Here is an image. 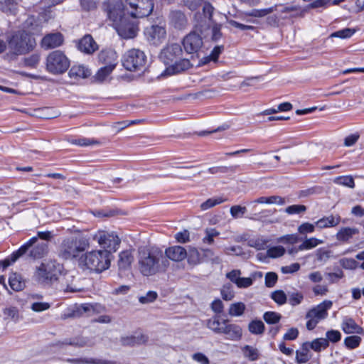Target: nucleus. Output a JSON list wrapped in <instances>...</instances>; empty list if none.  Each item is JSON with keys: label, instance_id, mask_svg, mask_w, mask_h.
I'll return each instance as SVG.
<instances>
[{"label": "nucleus", "instance_id": "6ab92c4d", "mask_svg": "<svg viewBox=\"0 0 364 364\" xmlns=\"http://www.w3.org/2000/svg\"><path fill=\"white\" fill-rule=\"evenodd\" d=\"M226 320L223 322L224 326L223 327L222 333L226 335L227 338L232 341L240 340L242 335V328L238 325L228 324Z\"/></svg>", "mask_w": 364, "mask_h": 364}, {"label": "nucleus", "instance_id": "f8f14e48", "mask_svg": "<svg viewBox=\"0 0 364 364\" xmlns=\"http://www.w3.org/2000/svg\"><path fill=\"white\" fill-rule=\"evenodd\" d=\"M104 6L108 18L113 22V24L122 21V18L126 16L130 15L127 10L128 6L124 5L122 0H108Z\"/></svg>", "mask_w": 364, "mask_h": 364}, {"label": "nucleus", "instance_id": "e433bc0d", "mask_svg": "<svg viewBox=\"0 0 364 364\" xmlns=\"http://www.w3.org/2000/svg\"><path fill=\"white\" fill-rule=\"evenodd\" d=\"M331 255L332 252L325 248H319L315 252L316 260L321 264L326 263L331 257Z\"/></svg>", "mask_w": 364, "mask_h": 364}, {"label": "nucleus", "instance_id": "13d9d810", "mask_svg": "<svg viewBox=\"0 0 364 364\" xmlns=\"http://www.w3.org/2000/svg\"><path fill=\"white\" fill-rule=\"evenodd\" d=\"M326 277L330 284L338 282L340 279L344 277V274L341 269H338L336 272H328L326 274Z\"/></svg>", "mask_w": 364, "mask_h": 364}, {"label": "nucleus", "instance_id": "423d86ee", "mask_svg": "<svg viewBox=\"0 0 364 364\" xmlns=\"http://www.w3.org/2000/svg\"><path fill=\"white\" fill-rule=\"evenodd\" d=\"M35 40L25 31H19L14 35L9 42V46L16 55L24 54L34 47Z\"/></svg>", "mask_w": 364, "mask_h": 364}, {"label": "nucleus", "instance_id": "774afa93", "mask_svg": "<svg viewBox=\"0 0 364 364\" xmlns=\"http://www.w3.org/2000/svg\"><path fill=\"white\" fill-rule=\"evenodd\" d=\"M175 239L179 243H186L190 240V233L187 230L178 232L175 235Z\"/></svg>", "mask_w": 364, "mask_h": 364}, {"label": "nucleus", "instance_id": "f3484780", "mask_svg": "<svg viewBox=\"0 0 364 364\" xmlns=\"http://www.w3.org/2000/svg\"><path fill=\"white\" fill-rule=\"evenodd\" d=\"M193 65L188 59H181L180 60L174 61L171 65L168 66L161 76L171 75L183 71H186L191 68Z\"/></svg>", "mask_w": 364, "mask_h": 364}, {"label": "nucleus", "instance_id": "8fccbe9b", "mask_svg": "<svg viewBox=\"0 0 364 364\" xmlns=\"http://www.w3.org/2000/svg\"><path fill=\"white\" fill-rule=\"evenodd\" d=\"M361 341V338L358 336H350L346 337L344 340V343L350 349L357 348Z\"/></svg>", "mask_w": 364, "mask_h": 364}, {"label": "nucleus", "instance_id": "603ef678", "mask_svg": "<svg viewBox=\"0 0 364 364\" xmlns=\"http://www.w3.org/2000/svg\"><path fill=\"white\" fill-rule=\"evenodd\" d=\"M158 297V294L154 291H149L146 295L139 297L141 304H149L154 301Z\"/></svg>", "mask_w": 364, "mask_h": 364}, {"label": "nucleus", "instance_id": "39448f33", "mask_svg": "<svg viewBox=\"0 0 364 364\" xmlns=\"http://www.w3.org/2000/svg\"><path fill=\"white\" fill-rule=\"evenodd\" d=\"M70 65V60L65 54L59 50L50 52L46 61L48 72L53 75H60L67 71Z\"/></svg>", "mask_w": 364, "mask_h": 364}, {"label": "nucleus", "instance_id": "7ed1b4c3", "mask_svg": "<svg viewBox=\"0 0 364 364\" xmlns=\"http://www.w3.org/2000/svg\"><path fill=\"white\" fill-rule=\"evenodd\" d=\"M90 246V238L86 236L65 239L60 246V256L65 259H73Z\"/></svg>", "mask_w": 364, "mask_h": 364}, {"label": "nucleus", "instance_id": "9b49d317", "mask_svg": "<svg viewBox=\"0 0 364 364\" xmlns=\"http://www.w3.org/2000/svg\"><path fill=\"white\" fill-rule=\"evenodd\" d=\"M92 238L105 249L104 250L109 251V253H111V252H116L121 242L120 238L114 232H109L104 230H99L93 235Z\"/></svg>", "mask_w": 364, "mask_h": 364}, {"label": "nucleus", "instance_id": "ea45409f", "mask_svg": "<svg viewBox=\"0 0 364 364\" xmlns=\"http://www.w3.org/2000/svg\"><path fill=\"white\" fill-rule=\"evenodd\" d=\"M116 65H105L102 67L96 74V79L99 81H103L112 72Z\"/></svg>", "mask_w": 364, "mask_h": 364}, {"label": "nucleus", "instance_id": "e2e57ef3", "mask_svg": "<svg viewBox=\"0 0 364 364\" xmlns=\"http://www.w3.org/2000/svg\"><path fill=\"white\" fill-rule=\"evenodd\" d=\"M304 299V295L300 292H294L289 294V303L294 306L301 303Z\"/></svg>", "mask_w": 364, "mask_h": 364}, {"label": "nucleus", "instance_id": "1a4fd4ad", "mask_svg": "<svg viewBox=\"0 0 364 364\" xmlns=\"http://www.w3.org/2000/svg\"><path fill=\"white\" fill-rule=\"evenodd\" d=\"M146 63V56L139 49H131L124 56L123 65L129 71L141 70L145 68Z\"/></svg>", "mask_w": 364, "mask_h": 364}, {"label": "nucleus", "instance_id": "bf43d9fd", "mask_svg": "<svg viewBox=\"0 0 364 364\" xmlns=\"http://www.w3.org/2000/svg\"><path fill=\"white\" fill-rule=\"evenodd\" d=\"M285 249L282 246H276L267 250V255L269 257L276 258L284 255Z\"/></svg>", "mask_w": 364, "mask_h": 364}, {"label": "nucleus", "instance_id": "6e6d98bb", "mask_svg": "<svg viewBox=\"0 0 364 364\" xmlns=\"http://www.w3.org/2000/svg\"><path fill=\"white\" fill-rule=\"evenodd\" d=\"M341 266L346 269H354L357 267L358 263L353 258H342L339 260Z\"/></svg>", "mask_w": 364, "mask_h": 364}, {"label": "nucleus", "instance_id": "052dcab7", "mask_svg": "<svg viewBox=\"0 0 364 364\" xmlns=\"http://www.w3.org/2000/svg\"><path fill=\"white\" fill-rule=\"evenodd\" d=\"M315 224L304 223L298 227V232L301 235L311 233L315 230Z\"/></svg>", "mask_w": 364, "mask_h": 364}, {"label": "nucleus", "instance_id": "338daca9", "mask_svg": "<svg viewBox=\"0 0 364 364\" xmlns=\"http://www.w3.org/2000/svg\"><path fill=\"white\" fill-rule=\"evenodd\" d=\"M278 279L277 274L274 272H268L265 275V285L267 287H273Z\"/></svg>", "mask_w": 364, "mask_h": 364}, {"label": "nucleus", "instance_id": "9d476101", "mask_svg": "<svg viewBox=\"0 0 364 364\" xmlns=\"http://www.w3.org/2000/svg\"><path fill=\"white\" fill-rule=\"evenodd\" d=\"M203 26L202 24L196 25V30L190 32L183 38L182 45L186 53L193 55L201 49L203 45V38L197 30L202 32Z\"/></svg>", "mask_w": 364, "mask_h": 364}, {"label": "nucleus", "instance_id": "4c0bfd02", "mask_svg": "<svg viewBox=\"0 0 364 364\" xmlns=\"http://www.w3.org/2000/svg\"><path fill=\"white\" fill-rule=\"evenodd\" d=\"M328 341L326 338H320L314 340L311 343V348L316 351L319 352L321 349H325L328 346Z\"/></svg>", "mask_w": 364, "mask_h": 364}, {"label": "nucleus", "instance_id": "473e14b6", "mask_svg": "<svg viewBox=\"0 0 364 364\" xmlns=\"http://www.w3.org/2000/svg\"><path fill=\"white\" fill-rule=\"evenodd\" d=\"M264 324L260 320L252 321L248 325L250 332L255 335H261L264 331Z\"/></svg>", "mask_w": 364, "mask_h": 364}, {"label": "nucleus", "instance_id": "680f3d73", "mask_svg": "<svg viewBox=\"0 0 364 364\" xmlns=\"http://www.w3.org/2000/svg\"><path fill=\"white\" fill-rule=\"evenodd\" d=\"M65 343L80 348L92 345L89 340H87L86 338L82 337L75 338L73 340L70 341L69 343L66 342Z\"/></svg>", "mask_w": 364, "mask_h": 364}, {"label": "nucleus", "instance_id": "bb28decb", "mask_svg": "<svg viewBox=\"0 0 364 364\" xmlns=\"http://www.w3.org/2000/svg\"><path fill=\"white\" fill-rule=\"evenodd\" d=\"M134 261V257L132 253L129 250L122 251L119 255L118 266L120 269H127L130 267L132 262Z\"/></svg>", "mask_w": 364, "mask_h": 364}, {"label": "nucleus", "instance_id": "ddd939ff", "mask_svg": "<svg viewBox=\"0 0 364 364\" xmlns=\"http://www.w3.org/2000/svg\"><path fill=\"white\" fill-rule=\"evenodd\" d=\"M136 18H133L130 15L122 18V21L114 24L118 34L123 38H132L138 32Z\"/></svg>", "mask_w": 364, "mask_h": 364}, {"label": "nucleus", "instance_id": "0e129e2a", "mask_svg": "<svg viewBox=\"0 0 364 364\" xmlns=\"http://www.w3.org/2000/svg\"><path fill=\"white\" fill-rule=\"evenodd\" d=\"M246 211L247 208L240 205H233L230 208V214L235 218L242 217Z\"/></svg>", "mask_w": 364, "mask_h": 364}, {"label": "nucleus", "instance_id": "f704fd0d", "mask_svg": "<svg viewBox=\"0 0 364 364\" xmlns=\"http://www.w3.org/2000/svg\"><path fill=\"white\" fill-rule=\"evenodd\" d=\"M220 325L221 323L218 316H213L207 321V327L215 333H222L223 326H220Z\"/></svg>", "mask_w": 364, "mask_h": 364}, {"label": "nucleus", "instance_id": "c03bdc74", "mask_svg": "<svg viewBox=\"0 0 364 364\" xmlns=\"http://www.w3.org/2000/svg\"><path fill=\"white\" fill-rule=\"evenodd\" d=\"M277 10V6L263 9H253L250 12L249 15L254 17H263Z\"/></svg>", "mask_w": 364, "mask_h": 364}, {"label": "nucleus", "instance_id": "a18cd8bd", "mask_svg": "<svg viewBox=\"0 0 364 364\" xmlns=\"http://www.w3.org/2000/svg\"><path fill=\"white\" fill-rule=\"evenodd\" d=\"M71 143L73 144H76V145H79L81 146H87L100 144V142L97 140H95L94 139L85 138V137L72 140Z\"/></svg>", "mask_w": 364, "mask_h": 364}, {"label": "nucleus", "instance_id": "79ce46f5", "mask_svg": "<svg viewBox=\"0 0 364 364\" xmlns=\"http://www.w3.org/2000/svg\"><path fill=\"white\" fill-rule=\"evenodd\" d=\"M245 309V306L242 302L235 303L230 305L229 314L233 316H241Z\"/></svg>", "mask_w": 364, "mask_h": 364}, {"label": "nucleus", "instance_id": "c9c22d12", "mask_svg": "<svg viewBox=\"0 0 364 364\" xmlns=\"http://www.w3.org/2000/svg\"><path fill=\"white\" fill-rule=\"evenodd\" d=\"M188 262L191 265H196L200 262V255L195 247H191L187 252Z\"/></svg>", "mask_w": 364, "mask_h": 364}, {"label": "nucleus", "instance_id": "72a5a7b5", "mask_svg": "<svg viewBox=\"0 0 364 364\" xmlns=\"http://www.w3.org/2000/svg\"><path fill=\"white\" fill-rule=\"evenodd\" d=\"M244 356L251 361L257 360L259 358V353L256 348L246 345L242 348Z\"/></svg>", "mask_w": 364, "mask_h": 364}, {"label": "nucleus", "instance_id": "412c9836", "mask_svg": "<svg viewBox=\"0 0 364 364\" xmlns=\"http://www.w3.org/2000/svg\"><path fill=\"white\" fill-rule=\"evenodd\" d=\"M77 48L83 53L91 54L98 49V46L90 35H85L79 41Z\"/></svg>", "mask_w": 364, "mask_h": 364}, {"label": "nucleus", "instance_id": "b1692460", "mask_svg": "<svg viewBox=\"0 0 364 364\" xmlns=\"http://www.w3.org/2000/svg\"><path fill=\"white\" fill-rule=\"evenodd\" d=\"M341 222L339 215H331L323 217L315 223V225L320 229L337 226Z\"/></svg>", "mask_w": 364, "mask_h": 364}, {"label": "nucleus", "instance_id": "49530a36", "mask_svg": "<svg viewBox=\"0 0 364 364\" xmlns=\"http://www.w3.org/2000/svg\"><path fill=\"white\" fill-rule=\"evenodd\" d=\"M222 298L225 301H230L234 298L235 294L230 284H224L220 290Z\"/></svg>", "mask_w": 364, "mask_h": 364}, {"label": "nucleus", "instance_id": "864d4df0", "mask_svg": "<svg viewBox=\"0 0 364 364\" xmlns=\"http://www.w3.org/2000/svg\"><path fill=\"white\" fill-rule=\"evenodd\" d=\"M272 299L278 304L282 305L287 302V295L282 290H277L272 294Z\"/></svg>", "mask_w": 364, "mask_h": 364}, {"label": "nucleus", "instance_id": "2f4dec72", "mask_svg": "<svg viewBox=\"0 0 364 364\" xmlns=\"http://www.w3.org/2000/svg\"><path fill=\"white\" fill-rule=\"evenodd\" d=\"M307 343H304L301 350L296 351V360L298 363H306L310 359Z\"/></svg>", "mask_w": 364, "mask_h": 364}, {"label": "nucleus", "instance_id": "2eb2a0df", "mask_svg": "<svg viewBox=\"0 0 364 364\" xmlns=\"http://www.w3.org/2000/svg\"><path fill=\"white\" fill-rule=\"evenodd\" d=\"M182 48L179 44L172 43L165 47L159 55L160 60L166 65H170L182 54Z\"/></svg>", "mask_w": 364, "mask_h": 364}, {"label": "nucleus", "instance_id": "4d7b16f0", "mask_svg": "<svg viewBox=\"0 0 364 364\" xmlns=\"http://www.w3.org/2000/svg\"><path fill=\"white\" fill-rule=\"evenodd\" d=\"M15 0H5L4 3H0V9L6 13H11L16 9Z\"/></svg>", "mask_w": 364, "mask_h": 364}, {"label": "nucleus", "instance_id": "20e7f679", "mask_svg": "<svg viewBox=\"0 0 364 364\" xmlns=\"http://www.w3.org/2000/svg\"><path fill=\"white\" fill-rule=\"evenodd\" d=\"M61 269L59 263L52 260L47 261L37 267L34 277L38 282L50 284L58 279Z\"/></svg>", "mask_w": 364, "mask_h": 364}, {"label": "nucleus", "instance_id": "de8ad7c7", "mask_svg": "<svg viewBox=\"0 0 364 364\" xmlns=\"http://www.w3.org/2000/svg\"><path fill=\"white\" fill-rule=\"evenodd\" d=\"M193 168V166L191 167H181L179 168L176 171V176L181 178H188L193 176H196V175L200 174V171H198L196 173L190 172L188 171L189 168Z\"/></svg>", "mask_w": 364, "mask_h": 364}, {"label": "nucleus", "instance_id": "a878e982", "mask_svg": "<svg viewBox=\"0 0 364 364\" xmlns=\"http://www.w3.org/2000/svg\"><path fill=\"white\" fill-rule=\"evenodd\" d=\"M29 256L36 259L43 257L48 252V243L46 242H36L35 246L28 249Z\"/></svg>", "mask_w": 364, "mask_h": 364}, {"label": "nucleus", "instance_id": "5701e85b", "mask_svg": "<svg viewBox=\"0 0 364 364\" xmlns=\"http://www.w3.org/2000/svg\"><path fill=\"white\" fill-rule=\"evenodd\" d=\"M171 24L177 29H184L188 25V19L186 15L181 11H173L170 14Z\"/></svg>", "mask_w": 364, "mask_h": 364}, {"label": "nucleus", "instance_id": "0eeeda50", "mask_svg": "<svg viewBox=\"0 0 364 364\" xmlns=\"http://www.w3.org/2000/svg\"><path fill=\"white\" fill-rule=\"evenodd\" d=\"M332 305L331 301L325 300L310 309L306 315V318L308 319L306 322L307 329L309 331L313 330L319 321L325 319L328 316V310L331 308Z\"/></svg>", "mask_w": 364, "mask_h": 364}, {"label": "nucleus", "instance_id": "09e8293b", "mask_svg": "<svg viewBox=\"0 0 364 364\" xmlns=\"http://www.w3.org/2000/svg\"><path fill=\"white\" fill-rule=\"evenodd\" d=\"M267 242V240L262 237H258L256 239L250 240L248 242V245L251 247L257 249V250H262L265 249Z\"/></svg>", "mask_w": 364, "mask_h": 364}, {"label": "nucleus", "instance_id": "4be33fe9", "mask_svg": "<svg viewBox=\"0 0 364 364\" xmlns=\"http://www.w3.org/2000/svg\"><path fill=\"white\" fill-rule=\"evenodd\" d=\"M359 233L356 228L344 227L341 228L336 233V240L342 243H348L354 235Z\"/></svg>", "mask_w": 364, "mask_h": 364}, {"label": "nucleus", "instance_id": "5fc2aeb1", "mask_svg": "<svg viewBox=\"0 0 364 364\" xmlns=\"http://www.w3.org/2000/svg\"><path fill=\"white\" fill-rule=\"evenodd\" d=\"M50 308V304L48 302L35 301L31 304V309L35 312H41Z\"/></svg>", "mask_w": 364, "mask_h": 364}, {"label": "nucleus", "instance_id": "f03ea898", "mask_svg": "<svg viewBox=\"0 0 364 364\" xmlns=\"http://www.w3.org/2000/svg\"><path fill=\"white\" fill-rule=\"evenodd\" d=\"M112 255L107 250H92L82 255L79 266L95 272H102L110 267Z\"/></svg>", "mask_w": 364, "mask_h": 364}, {"label": "nucleus", "instance_id": "6e6552de", "mask_svg": "<svg viewBox=\"0 0 364 364\" xmlns=\"http://www.w3.org/2000/svg\"><path fill=\"white\" fill-rule=\"evenodd\" d=\"M127 13L133 18L149 16L154 9L153 0H126Z\"/></svg>", "mask_w": 364, "mask_h": 364}, {"label": "nucleus", "instance_id": "3c124183", "mask_svg": "<svg viewBox=\"0 0 364 364\" xmlns=\"http://www.w3.org/2000/svg\"><path fill=\"white\" fill-rule=\"evenodd\" d=\"M223 201H224V200L222 199L221 198H209L206 201L201 203L200 209L202 210H206L209 208H211L215 206L216 205L222 203Z\"/></svg>", "mask_w": 364, "mask_h": 364}, {"label": "nucleus", "instance_id": "cd10ccee", "mask_svg": "<svg viewBox=\"0 0 364 364\" xmlns=\"http://www.w3.org/2000/svg\"><path fill=\"white\" fill-rule=\"evenodd\" d=\"M10 287L15 291H20L26 287L25 280L21 275L17 273H12L9 279Z\"/></svg>", "mask_w": 364, "mask_h": 364}, {"label": "nucleus", "instance_id": "393cba45", "mask_svg": "<svg viewBox=\"0 0 364 364\" xmlns=\"http://www.w3.org/2000/svg\"><path fill=\"white\" fill-rule=\"evenodd\" d=\"M99 61L105 65H116L117 54L112 50H102L98 55Z\"/></svg>", "mask_w": 364, "mask_h": 364}, {"label": "nucleus", "instance_id": "c85d7f7f", "mask_svg": "<svg viewBox=\"0 0 364 364\" xmlns=\"http://www.w3.org/2000/svg\"><path fill=\"white\" fill-rule=\"evenodd\" d=\"M342 329L346 333H362L363 328L351 318H346L342 323Z\"/></svg>", "mask_w": 364, "mask_h": 364}, {"label": "nucleus", "instance_id": "58836bf2", "mask_svg": "<svg viewBox=\"0 0 364 364\" xmlns=\"http://www.w3.org/2000/svg\"><path fill=\"white\" fill-rule=\"evenodd\" d=\"M205 235L203 238V243L212 245L214 243V237H218L220 232L215 228H206L205 230Z\"/></svg>", "mask_w": 364, "mask_h": 364}, {"label": "nucleus", "instance_id": "37998d69", "mask_svg": "<svg viewBox=\"0 0 364 364\" xmlns=\"http://www.w3.org/2000/svg\"><path fill=\"white\" fill-rule=\"evenodd\" d=\"M334 183L347 186L349 188H353L355 186L354 179L350 176H338L334 179Z\"/></svg>", "mask_w": 364, "mask_h": 364}, {"label": "nucleus", "instance_id": "aec40b11", "mask_svg": "<svg viewBox=\"0 0 364 364\" xmlns=\"http://www.w3.org/2000/svg\"><path fill=\"white\" fill-rule=\"evenodd\" d=\"M63 40V36L60 33H50L42 39L41 44L43 48L50 49L60 46Z\"/></svg>", "mask_w": 364, "mask_h": 364}, {"label": "nucleus", "instance_id": "69168bd1", "mask_svg": "<svg viewBox=\"0 0 364 364\" xmlns=\"http://www.w3.org/2000/svg\"><path fill=\"white\" fill-rule=\"evenodd\" d=\"M306 208L304 205H292L286 208V213L288 214H299L305 212Z\"/></svg>", "mask_w": 364, "mask_h": 364}, {"label": "nucleus", "instance_id": "4468645a", "mask_svg": "<svg viewBox=\"0 0 364 364\" xmlns=\"http://www.w3.org/2000/svg\"><path fill=\"white\" fill-rule=\"evenodd\" d=\"M144 36L149 43L158 46L165 40L166 31L163 26L152 25L145 28Z\"/></svg>", "mask_w": 364, "mask_h": 364}, {"label": "nucleus", "instance_id": "a19ab883", "mask_svg": "<svg viewBox=\"0 0 364 364\" xmlns=\"http://www.w3.org/2000/svg\"><path fill=\"white\" fill-rule=\"evenodd\" d=\"M281 318V314L274 311H267L263 315L264 320L269 324L277 323Z\"/></svg>", "mask_w": 364, "mask_h": 364}, {"label": "nucleus", "instance_id": "7c9ffc66", "mask_svg": "<svg viewBox=\"0 0 364 364\" xmlns=\"http://www.w3.org/2000/svg\"><path fill=\"white\" fill-rule=\"evenodd\" d=\"M255 203L259 204H276L282 205L285 203V199L279 196H262L254 200Z\"/></svg>", "mask_w": 364, "mask_h": 364}, {"label": "nucleus", "instance_id": "a211bd4d", "mask_svg": "<svg viewBox=\"0 0 364 364\" xmlns=\"http://www.w3.org/2000/svg\"><path fill=\"white\" fill-rule=\"evenodd\" d=\"M164 253L168 260L171 259L175 262L182 261L187 256V251L186 249L178 245L166 248Z\"/></svg>", "mask_w": 364, "mask_h": 364}, {"label": "nucleus", "instance_id": "f257e3e1", "mask_svg": "<svg viewBox=\"0 0 364 364\" xmlns=\"http://www.w3.org/2000/svg\"><path fill=\"white\" fill-rule=\"evenodd\" d=\"M170 265L164 251L156 246L140 247L137 252L139 272L144 277L164 273Z\"/></svg>", "mask_w": 364, "mask_h": 364}, {"label": "nucleus", "instance_id": "c756f323", "mask_svg": "<svg viewBox=\"0 0 364 364\" xmlns=\"http://www.w3.org/2000/svg\"><path fill=\"white\" fill-rule=\"evenodd\" d=\"M69 76L73 78H86L90 75V70L84 65H73L68 73Z\"/></svg>", "mask_w": 364, "mask_h": 364}, {"label": "nucleus", "instance_id": "dca6fc26", "mask_svg": "<svg viewBox=\"0 0 364 364\" xmlns=\"http://www.w3.org/2000/svg\"><path fill=\"white\" fill-rule=\"evenodd\" d=\"M38 237H33L30 239L26 244L22 245L16 252L11 255V261L14 262L18 258L24 255L30 247L34 245L37 242L38 237L48 241L52 237V233L50 231L38 232Z\"/></svg>", "mask_w": 364, "mask_h": 364}]
</instances>
